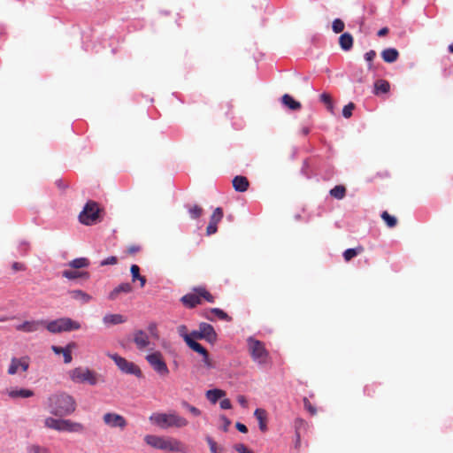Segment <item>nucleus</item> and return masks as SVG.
Instances as JSON below:
<instances>
[{
    "mask_svg": "<svg viewBox=\"0 0 453 453\" xmlns=\"http://www.w3.org/2000/svg\"><path fill=\"white\" fill-rule=\"evenodd\" d=\"M188 213L190 218L195 219L202 215L203 209L198 205L190 206L188 207Z\"/></svg>",
    "mask_w": 453,
    "mask_h": 453,
    "instance_id": "obj_38",
    "label": "nucleus"
},
{
    "mask_svg": "<svg viewBox=\"0 0 453 453\" xmlns=\"http://www.w3.org/2000/svg\"><path fill=\"white\" fill-rule=\"evenodd\" d=\"M187 345L194 351L199 353L200 355L205 356L208 352L204 347H203L200 343L196 342L194 339H187Z\"/></svg>",
    "mask_w": 453,
    "mask_h": 453,
    "instance_id": "obj_30",
    "label": "nucleus"
},
{
    "mask_svg": "<svg viewBox=\"0 0 453 453\" xmlns=\"http://www.w3.org/2000/svg\"><path fill=\"white\" fill-rule=\"evenodd\" d=\"M389 88H390V85L385 80H379L374 84V89H375L376 94H378L380 92L387 93L389 91Z\"/></svg>",
    "mask_w": 453,
    "mask_h": 453,
    "instance_id": "obj_32",
    "label": "nucleus"
},
{
    "mask_svg": "<svg viewBox=\"0 0 453 453\" xmlns=\"http://www.w3.org/2000/svg\"><path fill=\"white\" fill-rule=\"evenodd\" d=\"M181 303L188 308H194L201 303L200 296L197 292L188 293L180 298Z\"/></svg>",
    "mask_w": 453,
    "mask_h": 453,
    "instance_id": "obj_18",
    "label": "nucleus"
},
{
    "mask_svg": "<svg viewBox=\"0 0 453 453\" xmlns=\"http://www.w3.org/2000/svg\"><path fill=\"white\" fill-rule=\"evenodd\" d=\"M44 426L58 432L82 433L85 429L81 423L71 419L55 418L53 417L46 418L44 419Z\"/></svg>",
    "mask_w": 453,
    "mask_h": 453,
    "instance_id": "obj_3",
    "label": "nucleus"
},
{
    "mask_svg": "<svg viewBox=\"0 0 453 453\" xmlns=\"http://www.w3.org/2000/svg\"><path fill=\"white\" fill-rule=\"evenodd\" d=\"M189 335H191V338L192 339H198V340H203L202 338V334H201V330L200 328L198 327L197 330H193Z\"/></svg>",
    "mask_w": 453,
    "mask_h": 453,
    "instance_id": "obj_53",
    "label": "nucleus"
},
{
    "mask_svg": "<svg viewBox=\"0 0 453 453\" xmlns=\"http://www.w3.org/2000/svg\"><path fill=\"white\" fill-rule=\"evenodd\" d=\"M28 247H29V244L26 241H21L19 244V250H20V252H22L24 254L28 250Z\"/></svg>",
    "mask_w": 453,
    "mask_h": 453,
    "instance_id": "obj_52",
    "label": "nucleus"
},
{
    "mask_svg": "<svg viewBox=\"0 0 453 453\" xmlns=\"http://www.w3.org/2000/svg\"><path fill=\"white\" fill-rule=\"evenodd\" d=\"M69 295L71 296V297L73 299L78 300V301L81 302L82 303H88L92 299V297L88 294L85 293L82 290H79V289L70 291Z\"/></svg>",
    "mask_w": 453,
    "mask_h": 453,
    "instance_id": "obj_28",
    "label": "nucleus"
},
{
    "mask_svg": "<svg viewBox=\"0 0 453 453\" xmlns=\"http://www.w3.org/2000/svg\"><path fill=\"white\" fill-rule=\"evenodd\" d=\"M202 361L206 368H208V369L213 368V364H212L211 360L210 359L208 352L205 354V356H203Z\"/></svg>",
    "mask_w": 453,
    "mask_h": 453,
    "instance_id": "obj_48",
    "label": "nucleus"
},
{
    "mask_svg": "<svg viewBox=\"0 0 453 453\" xmlns=\"http://www.w3.org/2000/svg\"><path fill=\"white\" fill-rule=\"evenodd\" d=\"M236 428L241 432V433H247L248 432V428L247 426L244 425V424H242L240 422H237L236 425H235Z\"/></svg>",
    "mask_w": 453,
    "mask_h": 453,
    "instance_id": "obj_59",
    "label": "nucleus"
},
{
    "mask_svg": "<svg viewBox=\"0 0 453 453\" xmlns=\"http://www.w3.org/2000/svg\"><path fill=\"white\" fill-rule=\"evenodd\" d=\"M381 218L383 219V220L386 222V224L388 225V226L389 227H394L395 226L396 223H397V220L395 219V217L394 216H391L390 214H388L387 211H383L382 214H381Z\"/></svg>",
    "mask_w": 453,
    "mask_h": 453,
    "instance_id": "obj_36",
    "label": "nucleus"
},
{
    "mask_svg": "<svg viewBox=\"0 0 453 453\" xmlns=\"http://www.w3.org/2000/svg\"><path fill=\"white\" fill-rule=\"evenodd\" d=\"M7 395L12 399H17L32 397L35 393L33 390L27 388H12L7 390Z\"/></svg>",
    "mask_w": 453,
    "mask_h": 453,
    "instance_id": "obj_17",
    "label": "nucleus"
},
{
    "mask_svg": "<svg viewBox=\"0 0 453 453\" xmlns=\"http://www.w3.org/2000/svg\"><path fill=\"white\" fill-rule=\"evenodd\" d=\"M355 108V105L353 103H349L347 105H345L342 109V116L346 119L351 117L352 111Z\"/></svg>",
    "mask_w": 453,
    "mask_h": 453,
    "instance_id": "obj_42",
    "label": "nucleus"
},
{
    "mask_svg": "<svg viewBox=\"0 0 453 453\" xmlns=\"http://www.w3.org/2000/svg\"><path fill=\"white\" fill-rule=\"evenodd\" d=\"M194 291L197 292L200 298H204L209 303H214V297L203 287L194 288Z\"/></svg>",
    "mask_w": 453,
    "mask_h": 453,
    "instance_id": "obj_34",
    "label": "nucleus"
},
{
    "mask_svg": "<svg viewBox=\"0 0 453 453\" xmlns=\"http://www.w3.org/2000/svg\"><path fill=\"white\" fill-rule=\"evenodd\" d=\"M399 57V53L396 49L395 48H388L385 49L381 52V58L382 59L387 63H394L397 60Z\"/></svg>",
    "mask_w": 453,
    "mask_h": 453,
    "instance_id": "obj_24",
    "label": "nucleus"
},
{
    "mask_svg": "<svg viewBox=\"0 0 453 453\" xmlns=\"http://www.w3.org/2000/svg\"><path fill=\"white\" fill-rule=\"evenodd\" d=\"M220 408L224 410H229L232 408V403L229 399H223L219 403Z\"/></svg>",
    "mask_w": 453,
    "mask_h": 453,
    "instance_id": "obj_51",
    "label": "nucleus"
},
{
    "mask_svg": "<svg viewBox=\"0 0 453 453\" xmlns=\"http://www.w3.org/2000/svg\"><path fill=\"white\" fill-rule=\"evenodd\" d=\"M132 291V286L128 282H124L116 287L110 294L109 299L115 300L120 293H130Z\"/></svg>",
    "mask_w": 453,
    "mask_h": 453,
    "instance_id": "obj_22",
    "label": "nucleus"
},
{
    "mask_svg": "<svg viewBox=\"0 0 453 453\" xmlns=\"http://www.w3.org/2000/svg\"><path fill=\"white\" fill-rule=\"evenodd\" d=\"M220 419L222 420L224 426V431L227 430L228 426L231 424V421L224 415L220 416Z\"/></svg>",
    "mask_w": 453,
    "mask_h": 453,
    "instance_id": "obj_58",
    "label": "nucleus"
},
{
    "mask_svg": "<svg viewBox=\"0 0 453 453\" xmlns=\"http://www.w3.org/2000/svg\"><path fill=\"white\" fill-rule=\"evenodd\" d=\"M177 332L180 337L183 338L184 342L187 343V339H192L191 335L188 334V328L185 325H180L177 327Z\"/></svg>",
    "mask_w": 453,
    "mask_h": 453,
    "instance_id": "obj_41",
    "label": "nucleus"
},
{
    "mask_svg": "<svg viewBox=\"0 0 453 453\" xmlns=\"http://www.w3.org/2000/svg\"><path fill=\"white\" fill-rule=\"evenodd\" d=\"M210 312L215 314L217 317H219V319L222 320L229 321L231 319L230 317L219 308H211Z\"/></svg>",
    "mask_w": 453,
    "mask_h": 453,
    "instance_id": "obj_39",
    "label": "nucleus"
},
{
    "mask_svg": "<svg viewBox=\"0 0 453 453\" xmlns=\"http://www.w3.org/2000/svg\"><path fill=\"white\" fill-rule=\"evenodd\" d=\"M133 341L140 350H143L150 345L149 334L142 329L134 332Z\"/></svg>",
    "mask_w": 453,
    "mask_h": 453,
    "instance_id": "obj_12",
    "label": "nucleus"
},
{
    "mask_svg": "<svg viewBox=\"0 0 453 453\" xmlns=\"http://www.w3.org/2000/svg\"><path fill=\"white\" fill-rule=\"evenodd\" d=\"M247 343L252 360L259 365H265L269 358V352L265 344L251 336L247 339Z\"/></svg>",
    "mask_w": 453,
    "mask_h": 453,
    "instance_id": "obj_4",
    "label": "nucleus"
},
{
    "mask_svg": "<svg viewBox=\"0 0 453 453\" xmlns=\"http://www.w3.org/2000/svg\"><path fill=\"white\" fill-rule=\"evenodd\" d=\"M344 23L340 19H335L332 23V29L335 34L342 33L344 29Z\"/></svg>",
    "mask_w": 453,
    "mask_h": 453,
    "instance_id": "obj_40",
    "label": "nucleus"
},
{
    "mask_svg": "<svg viewBox=\"0 0 453 453\" xmlns=\"http://www.w3.org/2000/svg\"><path fill=\"white\" fill-rule=\"evenodd\" d=\"M63 276L68 280H74V279H77L81 276H85L86 278H88V273H79V272L72 271V270H65L63 272Z\"/></svg>",
    "mask_w": 453,
    "mask_h": 453,
    "instance_id": "obj_35",
    "label": "nucleus"
},
{
    "mask_svg": "<svg viewBox=\"0 0 453 453\" xmlns=\"http://www.w3.org/2000/svg\"><path fill=\"white\" fill-rule=\"evenodd\" d=\"M320 101L323 102L325 104H327L330 103V101H332V99L328 94L323 93L320 95Z\"/></svg>",
    "mask_w": 453,
    "mask_h": 453,
    "instance_id": "obj_55",
    "label": "nucleus"
},
{
    "mask_svg": "<svg viewBox=\"0 0 453 453\" xmlns=\"http://www.w3.org/2000/svg\"><path fill=\"white\" fill-rule=\"evenodd\" d=\"M127 321V318L124 317L123 315L121 314H106L104 318H103V322L107 325V326H110V325H119V324H122V323H125Z\"/></svg>",
    "mask_w": 453,
    "mask_h": 453,
    "instance_id": "obj_21",
    "label": "nucleus"
},
{
    "mask_svg": "<svg viewBox=\"0 0 453 453\" xmlns=\"http://www.w3.org/2000/svg\"><path fill=\"white\" fill-rule=\"evenodd\" d=\"M148 331L150 335L156 339L158 338L157 326L155 322H151L148 326Z\"/></svg>",
    "mask_w": 453,
    "mask_h": 453,
    "instance_id": "obj_44",
    "label": "nucleus"
},
{
    "mask_svg": "<svg viewBox=\"0 0 453 453\" xmlns=\"http://www.w3.org/2000/svg\"><path fill=\"white\" fill-rule=\"evenodd\" d=\"M339 44L343 50H349L353 46L352 35L349 33L342 34L339 38Z\"/></svg>",
    "mask_w": 453,
    "mask_h": 453,
    "instance_id": "obj_27",
    "label": "nucleus"
},
{
    "mask_svg": "<svg viewBox=\"0 0 453 453\" xmlns=\"http://www.w3.org/2000/svg\"><path fill=\"white\" fill-rule=\"evenodd\" d=\"M146 360L153 370L160 376H166L169 374V369L166 363L163 359V355L160 351H154L146 356Z\"/></svg>",
    "mask_w": 453,
    "mask_h": 453,
    "instance_id": "obj_9",
    "label": "nucleus"
},
{
    "mask_svg": "<svg viewBox=\"0 0 453 453\" xmlns=\"http://www.w3.org/2000/svg\"><path fill=\"white\" fill-rule=\"evenodd\" d=\"M118 262V258L114 256L108 257L107 258L102 260L100 262L101 266H105L109 265H115Z\"/></svg>",
    "mask_w": 453,
    "mask_h": 453,
    "instance_id": "obj_46",
    "label": "nucleus"
},
{
    "mask_svg": "<svg viewBox=\"0 0 453 453\" xmlns=\"http://www.w3.org/2000/svg\"><path fill=\"white\" fill-rule=\"evenodd\" d=\"M234 449L238 453H253L250 449H249L244 444L239 443L234 446Z\"/></svg>",
    "mask_w": 453,
    "mask_h": 453,
    "instance_id": "obj_47",
    "label": "nucleus"
},
{
    "mask_svg": "<svg viewBox=\"0 0 453 453\" xmlns=\"http://www.w3.org/2000/svg\"><path fill=\"white\" fill-rule=\"evenodd\" d=\"M144 441L148 445L155 449L163 450H166L167 449L168 439H165L163 436L148 434L144 437Z\"/></svg>",
    "mask_w": 453,
    "mask_h": 453,
    "instance_id": "obj_14",
    "label": "nucleus"
},
{
    "mask_svg": "<svg viewBox=\"0 0 453 453\" xmlns=\"http://www.w3.org/2000/svg\"><path fill=\"white\" fill-rule=\"evenodd\" d=\"M326 108L328 111H330L331 112L333 111V109H334V104H333V102L330 101L329 104H326Z\"/></svg>",
    "mask_w": 453,
    "mask_h": 453,
    "instance_id": "obj_64",
    "label": "nucleus"
},
{
    "mask_svg": "<svg viewBox=\"0 0 453 453\" xmlns=\"http://www.w3.org/2000/svg\"><path fill=\"white\" fill-rule=\"evenodd\" d=\"M51 349L57 355L61 354V356L64 357V362L65 364H69L72 362L73 357L71 354V345H67L65 348L53 345L51 346Z\"/></svg>",
    "mask_w": 453,
    "mask_h": 453,
    "instance_id": "obj_20",
    "label": "nucleus"
},
{
    "mask_svg": "<svg viewBox=\"0 0 453 453\" xmlns=\"http://www.w3.org/2000/svg\"><path fill=\"white\" fill-rule=\"evenodd\" d=\"M69 265L74 269L88 267L89 261L86 257H78L69 262Z\"/></svg>",
    "mask_w": 453,
    "mask_h": 453,
    "instance_id": "obj_31",
    "label": "nucleus"
},
{
    "mask_svg": "<svg viewBox=\"0 0 453 453\" xmlns=\"http://www.w3.org/2000/svg\"><path fill=\"white\" fill-rule=\"evenodd\" d=\"M233 187L238 192H244L248 189L249 181L246 177L235 176L233 180Z\"/></svg>",
    "mask_w": 453,
    "mask_h": 453,
    "instance_id": "obj_25",
    "label": "nucleus"
},
{
    "mask_svg": "<svg viewBox=\"0 0 453 453\" xmlns=\"http://www.w3.org/2000/svg\"><path fill=\"white\" fill-rule=\"evenodd\" d=\"M388 33V28L382 27L378 31L377 35H378V36L381 37V36L386 35Z\"/></svg>",
    "mask_w": 453,
    "mask_h": 453,
    "instance_id": "obj_60",
    "label": "nucleus"
},
{
    "mask_svg": "<svg viewBox=\"0 0 453 453\" xmlns=\"http://www.w3.org/2000/svg\"><path fill=\"white\" fill-rule=\"evenodd\" d=\"M28 367V362L25 358L13 357L11 360V364L8 368V373L13 375L17 373L19 368H21L23 372H26L27 371Z\"/></svg>",
    "mask_w": 453,
    "mask_h": 453,
    "instance_id": "obj_16",
    "label": "nucleus"
},
{
    "mask_svg": "<svg viewBox=\"0 0 453 453\" xmlns=\"http://www.w3.org/2000/svg\"><path fill=\"white\" fill-rule=\"evenodd\" d=\"M137 280L140 281V285L141 287H144L145 283H146V279L145 277L143 276H141Z\"/></svg>",
    "mask_w": 453,
    "mask_h": 453,
    "instance_id": "obj_62",
    "label": "nucleus"
},
{
    "mask_svg": "<svg viewBox=\"0 0 453 453\" xmlns=\"http://www.w3.org/2000/svg\"><path fill=\"white\" fill-rule=\"evenodd\" d=\"M206 398L211 403H216L220 398L226 395V392L222 389L213 388L206 391Z\"/></svg>",
    "mask_w": 453,
    "mask_h": 453,
    "instance_id": "obj_26",
    "label": "nucleus"
},
{
    "mask_svg": "<svg viewBox=\"0 0 453 453\" xmlns=\"http://www.w3.org/2000/svg\"><path fill=\"white\" fill-rule=\"evenodd\" d=\"M47 407L50 414L56 417H65L74 412L76 402L69 394L59 392L48 397Z\"/></svg>",
    "mask_w": 453,
    "mask_h": 453,
    "instance_id": "obj_1",
    "label": "nucleus"
},
{
    "mask_svg": "<svg viewBox=\"0 0 453 453\" xmlns=\"http://www.w3.org/2000/svg\"><path fill=\"white\" fill-rule=\"evenodd\" d=\"M362 250V248L358 249H348L343 252V257L346 261H349Z\"/></svg>",
    "mask_w": 453,
    "mask_h": 453,
    "instance_id": "obj_37",
    "label": "nucleus"
},
{
    "mask_svg": "<svg viewBox=\"0 0 453 453\" xmlns=\"http://www.w3.org/2000/svg\"><path fill=\"white\" fill-rule=\"evenodd\" d=\"M46 328L52 334H58L62 332H69L78 330L81 328V324L69 318H60L50 322H46Z\"/></svg>",
    "mask_w": 453,
    "mask_h": 453,
    "instance_id": "obj_6",
    "label": "nucleus"
},
{
    "mask_svg": "<svg viewBox=\"0 0 453 453\" xmlns=\"http://www.w3.org/2000/svg\"><path fill=\"white\" fill-rule=\"evenodd\" d=\"M45 324L44 320H29L19 324L15 326L16 330L25 333H34L38 331Z\"/></svg>",
    "mask_w": 453,
    "mask_h": 453,
    "instance_id": "obj_13",
    "label": "nucleus"
},
{
    "mask_svg": "<svg viewBox=\"0 0 453 453\" xmlns=\"http://www.w3.org/2000/svg\"><path fill=\"white\" fill-rule=\"evenodd\" d=\"M98 218L99 208L95 202H88L79 215L81 223L87 226L95 224Z\"/></svg>",
    "mask_w": 453,
    "mask_h": 453,
    "instance_id": "obj_8",
    "label": "nucleus"
},
{
    "mask_svg": "<svg viewBox=\"0 0 453 453\" xmlns=\"http://www.w3.org/2000/svg\"><path fill=\"white\" fill-rule=\"evenodd\" d=\"M149 419L151 424L162 430L182 428L188 425V419L178 414L175 411L169 412H153Z\"/></svg>",
    "mask_w": 453,
    "mask_h": 453,
    "instance_id": "obj_2",
    "label": "nucleus"
},
{
    "mask_svg": "<svg viewBox=\"0 0 453 453\" xmlns=\"http://www.w3.org/2000/svg\"><path fill=\"white\" fill-rule=\"evenodd\" d=\"M130 272H131V274H132V280L133 281L137 280L141 277V275H140V268H139L138 265H131Z\"/></svg>",
    "mask_w": 453,
    "mask_h": 453,
    "instance_id": "obj_45",
    "label": "nucleus"
},
{
    "mask_svg": "<svg viewBox=\"0 0 453 453\" xmlns=\"http://www.w3.org/2000/svg\"><path fill=\"white\" fill-rule=\"evenodd\" d=\"M223 218L222 209L218 207L214 210L212 215L211 216L210 223L206 228V233L208 235H211L215 234L218 230L217 225Z\"/></svg>",
    "mask_w": 453,
    "mask_h": 453,
    "instance_id": "obj_15",
    "label": "nucleus"
},
{
    "mask_svg": "<svg viewBox=\"0 0 453 453\" xmlns=\"http://www.w3.org/2000/svg\"><path fill=\"white\" fill-rule=\"evenodd\" d=\"M188 411L195 417H198L202 413V411L198 408L193 405H191V407Z\"/></svg>",
    "mask_w": 453,
    "mask_h": 453,
    "instance_id": "obj_54",
    "label": "nucleus"
},
{
    "mask_svg": "<svg viewBox=\"0 0 453 453\" xmlns=\"http://www.w3.org/2000/svg\"><path fill=\"white\" fill-rule=\"evenodd\" d=\"M254 416L258 421L259 429L262 432H265L267 430V413L266 411L264 409L257 408L254 411Z\"/></svg>",
    "mask_w": 453,
    "mask_h": 453,
    "instance_id": "obj_19",
    "label": "nucleus"
},
{
    "mask_svg": "<svg viewBox=\"0 0 453 453\" xmlns=\"http://www.w3.org/2000/svg\"><path fill=\"white\" fill-rule=\"evenodd\" d=\"M206 441L208 442L209 444V447H210V450L211 453H218L217 451V444L216 442L212 440V438L211 437H207L206 438Z\"/></svg>",
    "mask_w": 453,
    "mask_h": 453,
    "instance_id": "obj_49",
    "label": "nucleus"
},
{
    "mask_svg": "<svg viewBox=\"0 0 453 453\" xmlns=\"http://www.w3.org/2000/svg\"><path fill=\"white\" fill-rule=\"evenodd\" d=\"M331 196L336 199H342L345 196L346 189L342 185H337L330 190Z\"/></svg>",
    "mask_w": 453,
    "mask_h": 453,
    "instance_id": "obj_33",
    "label": "nucleus"
},
{
    "mask_svg": "<svg viewBox=\"0 0 453 453\" xmlns=\"http://www.w3.org/2000/svg\"><path fill=\"white\" fill-rule=\"evenodd\" d=\"M181 406L188 411L191 407V404H189L187 401H182Z\"/></svg>",
    "mask_w": 453,
    "mask_h": 453,
    "instance_id": "obj_61",
    "label": "nucleus"
},
{
    "mask_svg": "<svg viewBox=\"0 0 453 453\" xmlns=\"http://www.w3.org/2000/svg\"><path fill=\"white\" fill-rule=\"evenodd\" d=\"M70 379L74 383H88L95 386L98 383L99 374L87 367H76L68 372Z\"/></svg>",
    "mask_w": 453,
    "mask_h": 453,
    "instance_id": "obj_5",
    "label": "nucleus"
},
{
    "mask_svg": "<svg viewBox=\"0 0 453 453\" xmlns=\"http://www.w3.org/2000/svg\"><path fill=\"white\" fill-rule=\"evenodd\" d=\"M103 420L105 425L110 427H119L123 429L127 426L125 418L119 414L113 412H107L104 415Z\"/></svg>",
    "mask_w": 453,
    "mask_h": 453,
    "instance_id": "obj_10",
    "label": "nucleus"
},
{
    "mask_svg": "<svg viewBox=\"0 0 453 453\" xmlns=\"http://www.w3.org/2000/svg\"><path fill=\"white\" fill-rule=\"evenodd\" d=\"M304 406L311 414L316 413V409L310 403L307 399H304Z\"/></svg>",
    "mask_w": 453,
    "mask_h": 453,
    "instance_id": "obj_57",
    "label": "nucleus"
},
{
    "mask_svg": "<svg viewBox=\"0 0 453 453\" xmlns=\"http://www.w3.org/2000/svg\"><path fill=\"white\" fill-rule=\"evenodd\" d=\"M309 133H310V128H309V127H303V128H302V134H303L306 135V134H308Z\"/></svg>",
    "mask_w": 453,
    "mask_h": 453,
    "instance_id": "obj_63",
    "label": "nucleus"
},
{
    "mask_svg": "<svg viewBox=\"0 0 453 453\" xmlns=\"http://www.w3.org/2000/svg\"><path fill=\"white\" fill-rule=\"evenodd\" d=\"M199 328L201 330L203 340H205L211 344H214L217 342L218 334L211 324L202 322L199 324Z\"/></svg>",
    "mask_w": 453,
    "mask_h": 453,
    "instance_id": "obj_11",
    "label": "nucleus"
},
{
    "mask_svg": "<svg viewBox=\"0 0 453 453\" xmlns=\"http://www.w3.org/2000/svg\"><path fill=\"white\" fill-rule=\"evenodd\" d=\"M375 57H376V52L373 50H371L365 54V59L369 63H371L374 59Z\"/></svg>",
    "mask_w": 453,
    "mask_h": 453,
    "instance_id": "obj_50",
    "label": "nucleus"
},
{
    "mask_svg": "<svg viewBox=\"0 0 453 453\" xmlns=\"http://www.w3.org/2000/svg\"><path fill=\"white\" fill-rule=\"evenodd\" d=\"M166 450L187 453V447L177 439H168Z\"/></svg>",
    "mask_w": 453,
    "mask_h": 453,
    "instance_id": "obj_23",
    "label": "nucleus"
},
{
    "mask_svg": "<svg viewBox=\"0 0 453 453\" xmlns=\"http://www.w3.org/2000/svg\"><path fill=\"white\" fill-rule=\"evenodd\" d=\"M237 401L243 408L248 407V401L244 395H239Z\"/></svg>",
    "mask_w": 453,
    "mask_h": 453,
    "instance_id": "obj_56",
    "label": "nucleus"
},
{
    "mask_svg": "<svg viewBox=\"0 0 453 453\" xmlns=\"http://www.w3.org/2000/svg\"><path fill=\"white\" fill-rule=\"evenodd\" d=\"M281 103L290 110L296 111L301 108V104L296 101L291 96L285 94L281 97Z\"/></svg>",
    "mask_w": 453,
    "mask_h": 453,
    "instance_id": "obj_29",
    "label": "nucleus"
},
{
    "mask_svg": "<svg viewBox=\"0 0 453 453\" xmlns=\"http://www.w3.org/2000/svg\"><path fill=\"white\" fill-rule=\"evenodd\" d=\"M28 453H48L46 448L41 447L39 445H31L27 449Z\"/></svg>",
    "mask_w": 453,
    "mask_h": 453,
    "instance_id": "obj_43",
    "label": "nucleus"
},
{
    "mask_svg": "<svg viewBox=\"0 0 453 453\" xmlns=\"http://www.w3.org/2000/svg\"><path fill=\"white\" fill-rule=\"evenodd\" d=\"M107 356L112 359L118 368L126 374H132L136 377L142 376L140 368L133 362L127 360L118 354L108 353Z\"/></svg>",
    "mask_w": 453,
    "mask_h": 453,
    "instance_id": "obj_7",
    "label": "nucleus"
}]
</instances>
